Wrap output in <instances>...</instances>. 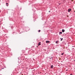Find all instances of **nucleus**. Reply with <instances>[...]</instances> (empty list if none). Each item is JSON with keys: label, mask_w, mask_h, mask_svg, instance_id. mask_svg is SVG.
<instances>
[{"label": "nucleus", "mask_w": 75, "mask_h": 75, "mask_svg": "<svg viewBox=\"0 0 75 75\" xmlns=\"http://www.w3.org/2000/svg\"><path fill=\"white\" fill-rule=\"evenodd\" d=\"M71 9H69L68 10V12H70L71 11Z\"/></svg>", "instance_id": "f257e3e1"}, {"label": "nucleus", "mask_w": 75, "mask_h": 75, "mask_svg": "<svg viewBox=\"0 0 75 75\" xmlns=\"http://www.w3.org/2000/svg\"><path fill=\"white\" fill-rule=\"evenodd\" d=\"M41 42H40L39 43V44L38 45V46H39V45H41Z\"/></svg>", "instance_id": "f03ea898"}, {"label": "nucleus", "mask_w": 75, "mask_h": 75, "mask_svg": "<svg viewBox=\"0 0 75 75\" xmlns=\"http://www.w3.org/2000/svg\"><path fill=\"white\" fill-rule=\"evenodd\" d=\"M64 31H65V30L64 29L62 30V32H63V33H64Z\"/></svg>", "instance_id": "7ed1b4c3"}, {"label": "nucleus", "mask_w": 75, "mask_h": 75, "mask_svg": "<svg viewBox=\"0 0 75 75\" xmlns=\"http://www.w3.org/2000/svg\"><path fill=\"white\" fill-rule=\"evenodd\" d=\"M46 43H48V42H50L49 41H46Z\"/></svg>", "instance_id": "20e7f679"}, {"label": "nucleus", "mask_w": 75, "mask_h": 75, "mask_svg": "<svg viewBox=\"0 0 75 75\" xmlns=\"http://www.w3.org/2000/svg\"><path fill=\"white\" fill-rule=\"evenodd\" d=\"M60 39H61V41H62V40H63V38H60Z\"/></svg>", "instance_id": "39448f33"}, {"label": "nucleus", "mask_w": 75, "mask_h": 75, "mask_svg": "<svg viewBox=\"0 0 75 75\" xmlns=\"http://www.w3.org/2000/svg\"><path fill=\"white\" fill-rule=\"evenodd\" d=\"M54 66H53V65H51V67H52V68H53V67H53Z\"/></svg>", "instance_id": "423d86ee"}, {"label": "nucleus", "mask_w": 75, "mask_h": 75, "mask_svg": "<svg viewBox=\"0 0 75 75\" xmlns=\"http://www.w3.org/2000/svg\"><path fill=\"white\" fill-rule=\"evenodd\" d=\"M62 32H59L60 34H62Z\"/></svg>", "instance_id": "0eeeda50"}, {"label": "nucleus", "mask_w": 75, "mask_h": 75, "mask_svg": "<svg viewBox=\"0 0 75 75\" xmlns=\"http://www.w3.org/2000/svg\"><path fill=\"white\" fill-rule=\"evenodd\" d=\"M62 55H64V53L62 54Z\"/></svg>", "instance_id": "6e6552de"}, {"label": "nucleus", "mask_w": 75, "mask_h": 75, "mask_svg": "<svg viewBox=\"0 0 75 75\" xmlns=\"http://www.w3.org/2000/svg\"><path fill=\"white\" fill-rule=\"evenodd\" d=\"M40 31H41V30H39L38 31V32H40Z\"/></svg>", "instance_id": "1a4fd4ad"}, {"label": "nucleus", "mask_w": 75, "mask_h": 75, "mask_svg": "<svg viewBox=\"0 0 75 75\" xmlns=\"http://www.w3.org/2000/svg\"><path fill=\"white\" fill-rule=\"evenodd\" d=\"M6 4H8L6 3Z\"/></svg>", "instance_id": "9d476101"}, {"label": "nucleus", "mask_w": 75, "mask_h": 75, "mask_svg": "<svg viewBox=\"0 0 75 75\" xmlns=\"http://www.w3.org/2000/svg\"><path fill=\"white\" fill-rule=\"evenodd\" d=\"M56 44H58V43L57 42H56Z\"/></svg>", "instance_id": "9b49d317"}, {"label": "nucleus", "mask_w": 75, "mask_h": 75, "mask_svg": "<svg viewBox=\"0 0 75 75\" xmlns=\"http://www.w3.org/2000/svg\"><path fill=\"white\" fill-rule=\"evenodd\" d=\"M67 16V17H69V16Z\"/></svg>", "instance_id": "f8f14e48"}, {"label": "nucleus", "mask_w": 75, "mask_h": 75, "mask_svg": "<svg viewBox=\"0 0 75 75\" xmlns=\"http://www.w3.org/2000/svg\"><path fill=\"white\" fill-rule=\"evenodd\" d=\"M6 6H7V7H8V5H7Z\"/></svg>", "instance_id": "ddd939ff"}, {"label": "nucleus", "mask_w": 75, "mask_h": 75, "mask_svg": "<svg viewBox=\"0 0 75 75\" xmlns=\"http://www.w3.org/2000/svg\"><path fill=\"white\" fill-rule=\"evenodd\" d=\"M72 75V74H70V75Z\"/></svg>", "instance_id": "4468645a"}, {"label": "nucleus", "mask_w": 75, "mask_h": 75, "mask_svg": "<svg viewBox=\"0 0 75 75\" xmlns=\"http://www.w3.org/2000/svg\"><path fill=\"white\" fill-rule=\"evenodd\" d=\"M74 12H75V11H74Z\"/></svg>", "instance_id": "2eb2a0df"}, {"label": "nucleus", "mask_w": 75, "mask_h": 75, "mask_svg": "<svg viewBox=\"0 0 75 75\" xmlns=\"http://www.w3.org/2000/svg\"><path fill=\"white\" fill-rule=\"evenodd\" d=\"M63 48H64V49L65 48V47H64Z\"/></svg>", "instance_id": "dca6fc26"}, {"label": "nucleus", "mask_w": 75, "mask_h": 75, "mask_svg": "<svg viewBox=\"0 0 75 75\" xmlns=\"http://www.w3.org/2000/svg\"><path fill=\"white\" fill-rule=\"evenodd\" d=\"M66 71H68V70H67Z\"/></svg>", "instance_id": "f3484780"}, {"label": "nucleus", "mask_w": 75, "mask_h": 75, "mask_svg": "<svg viewBox=\"0 0 75 75\" xmlns=\"http://www.w3.org/2000/svg\"><path fill=\"white\" fill-rule=\"evenodd\" d=\"M49 12H50V11H49Z\"/></svg>", "instance_id": "a211bd4d"}, {"label": "nucleus", "mask_w": 75, "mask_h": 75, "mask_svg": "<svg viewBox=\"0 0 75 75\" xmlns=\"http://www.w3.org/2000/svg\"><path fill=\"white\" fill-rule=\"evenodd\" d=\"M74 1V0H72V1Z\"/></svg>", "instance_id": "6ab92c4d"}, {"label": "nucleus", "mask_w": 75, "mask_h": 75, "mask_svg": "<svg viewBox=\"0 0 75 75\" xmlns=\"http://www.w3.org/2000/svg\"><path fill=\"white\" fill-rule=\"evenodd\" d=\"M73 9H74V8H73Z\"/></svg>", "instance_id": "aec40b11"}]
</instances>
